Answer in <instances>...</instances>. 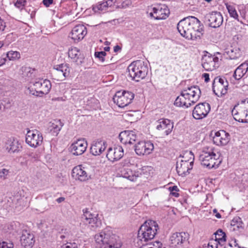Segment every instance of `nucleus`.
Wrapping results in <instances>:
<instances>
[{"label":"nucleus","instance_id":"nucleus-7","mask_svg":"<svg viewBox=\"0 0 248 248\" xmlns=\"http://www.w3.org/2000/svg\"><path fill=\"white\" fill-rule=\"evenodd\" d=\"M91 230H95L101 226V220L98 218V214H94L89 211L83 210V214L81 217V223Z\"/></svg>","mask_w":248,"mask_h":248},{"label":"nucleus","instance_id":"nucleus-2","mask_svg":"<svg viewBox=\"0 0 248 248\" xmlns=\"http://www.w3.org/2000/svg\"><path fill=\"white\" fill-rule=\"evenodd\" d=\"M94 239L100 248H121L122 246L119 237L108 229H104L96 234Z\"/></svg>","mask_w":248,"mask_h":248},{"label":"nucleus","instance_id":"nucleus-5","mask_svg":"<svg viewBox=\"0 0 248 248\" xmlns=\"http://www.w3.org/2000/svg\"><path fill=\"white\" fill-rule=\"evenodd\" d=\"M131 79L137 82L144 79L147 75L148 68L146 63L141 60L132 62L127 68Z\"/></svg>","mask_w":248,"mask_h":248},{"label":"nucleus","instance_id":"nucleus-59","mask_svg":"<svg viewBox=\"0 0 248 248\" xmlns=\"http://www.w3.org/2000/svg\"><path fill=\"white\" fill-rule=\"evenodd\" d=\"M121 49V47L118 45H116L114 47V51L115 52H118V51L120 50Z\"/></svg>","mask_w":248,"mask_h":248},{"label":"nucleus","instance_id":"nucleus-30","mask_svg":"<svg viewBox=\"0 0 248 248\" xmlns=\"http://www.w3.org/2000/svg\"><path fill=\"white\" fill-rule=\"evenodd\" d=\"M248 72V62H245L239 65L234 71L233 77L239 80L247 74Z\"/></svg>","mask_w":248,"mask_h":248},{"label":"nucleus","instance_id":"nucleus-58","mask_svg":"<svg viewBox=\"0 0 248 248\" xmlns=\"http://www.w3.org/2000/svg\"><path fill=\"white\" fill-rule=\"evenodd\" d=\"M6 62L5 58L0 57V66L5 64Z\"/></svg>","mask_w":248,"mask_h":248},{"label":"nucleus","instance_id":"nucleus-6","mask_svg":"<svg viewBox=\"0 0 248 248\" xmlns=\"http://www.w3.org/2000/svg\"><path fill=\"white\" fill-rule=\"evenodd\" d=\"M232 113L236 121L248 123V98L235 106L232 111Z\"/></svg>","mask_w":248,"mask_h":248},{"label":"nucleus","instance_id":"nucleus-39","mask_svg":"<svg viewBox=\"0 0 248 248\" xmlns=\"http://www.w3.org/2000/svg\"><path fill=\"white\" fill-rule=\"evenodd\" d=\"M225 6L230 16L238 20V15L235 7L233 5L229 4L228 3H225Z\"/></svg>","mask_w":248,"mask_h":248},{"label":"nucleus","instance_id":"nucleus-11","mask_svg":"<svg viewBox=\"0 0 248 248\" xmlns=\"http://www.w3.org/2000/svg\"><path fill=\"white\" fill-rule=\"evenodd\" d=\"M134 94L130 92L124 91L116 92L113 98V102L120 108H124L131 103Z\"/></svg>","mask_w":248,"mask_h":248},{"label":"nucleus","instance_id":"nucleus-51","mask_svg":"<svg viewBox=\"0 0 248 248\" xmlns=\"http://www.w3.org/2000/svg\"><path fill=\"white\" fill-rule=\"evenodd\" d=\"M26 0H17L15 5L18 8H22L26 5Z\"/></svg>","mask_w":248,"mask_h":248},{"label":"nucleus","instance_id":"nucleus-29","mask_svg":"<svg viewBox=\"0 0 248 248\" xmlns=\"http://www.w3.org/2000/svg\"><path fill=\"white\" fill-rule=\"evenodd\" d=\"M68 54L73 62H76L77 64H81L82 63V56L77 47H73L69 49Z\"/></svg>","mask_w":248,"mask_h":248},{"label":"nucleus","instance_id":"nucleus-48","mask_svg":"<svg viewBox=\"0 0 248 248\" xmlns=\"http://www.w3.org/2000/svg\"><path fill=\"white\" fill-rule=\"evenodd\" d=\"M78 244L76 242H67L62 246V248H78Z\"/></svg>","mask_w":248,"mask_h":248},{"label":"nucleus","instance_id":"nucleus-37","mask_svg":"<svg viewBox=\"0 0 248 248\" xmlns=\"http://www.w3.org/2000/svg\"><path fill=\"white\" fill-rule=\"evenodd\" d=\"M186 90L187 92H189L190 93L193 94L194 95L193 98H200L201 95V90L199 87L197 86H193L188 87L187 88L185 89Z\"/></svg>","mask_w":248,"mask_h":248},{"label":"nucleus","instance_id":"nucleus-18","mask_svg":"<svg viewBox=\"0 0 248 248\" xmlns=\"http://www.w3.org/2000/svg\"><path fill=\"white\" fill-rule=\"evenodd\" d=\"M134 147L136 153L140 155H149L154 149V144L150 141H140Z\"/></svg>","mask_w":248,"mask_h":248},{"label":"nucleus","instance_id":"nucleus-25","mask_svg":"<svg viewBox=\"0 0 248 248\" xmlns=\"http://www.w3.org/2000/svg\"><path fill=\"white\" fill-rule=\"evenodd\" d=\"M87 142L84 139H79L74 141L71 145V151L75 155L83 154L86 150Z\"/></svg>","mask_w":248,"mask_h":248},{"label":"nucleus","instance_id":"nucleus-8","mask_svg":"<svg viewBox=\"0 0 248 248\" xmlns=\"http://www.w3.org/2000/svg\"><path fill=\"white\" fill-rule=\"evenodd\" d=\"M34 91L31 90V87L28 88L30 93L36 95L42 96L44 94L49 93L51 88L50 81L46 79H40L33 83Z\"/></svg>","mask_w":248,"mask_h":248},{"label":"nucleus","instance_id":"nucleus-9","mask_svg":"<svg viewBox=\"0 0 248 248\" xmlns=\"http://www.w3.org/2000/svg\"><path fill=\"white\" fill-rule=\"evenodd\" d=\"M194 95L187 92L186 89H184L180 95L175 99L174 104L177 107H185L188 108L192 105H193L199 100V98H193Z\"/></svg>","mask_w":248,"mask_h":248},{"label":"nucleus","instance_id":"nucleus-61","mask_svg":"<svg viewBox=\"0 0 248 248\" xmlns=\"http://www.w3.org/2000/svg\"><path fill=\"white\" fill-rule=\"evenodd\" d=\"M2 20L1 18H0V24H1V25H0V33H1L2 31L4 30L5 26H3L1 25Z\"/></svg>","mask_w":248,"mask_h":248},{"label":"nucleus","instance_id":"nucleus-55","mask_svg":"<svg viewBox=\"0 0 248 248\" xmlns=\"http://www.w3.org/2000/svg\"><path fill=\"white\" fill-rule=\"evenodd\" d=\"M202 78H204V81L205 82H208L210 80V78H209V74L208 73H204L203 74H202Z\"/></svg>","mask_w":248,"mask_h":248},{"label":"nucleus","instance_id":"nucleus-32","mask_svg":"<svg viewBox=\"0 0 248 248\" xmlns=\"http://www.w3.org/2000/svg\"><path fill=\"white\" fill-rule=\"evenodd\" d=\"M106 148V144L102 141L95 142L90 148L91 153L94 155H100Z\"/></svg>","mask_w":248,"mask_h":248},{"label":"nucleus","instance_id":"nucleus-63","mask_svg":"<svg viewBox=\"0 0 248 248\" xmlns=\"http://www.w3.org/2000/svg\"><path fill=\"white\" fill-rule=\"evenodd\" d=\"M109 49H110V47H109V46H106V47H105L104 48V50H105V51H109Z\"/></svg>","mask_w":248,"mask_h":248},{"label":"nucleus","instance_id":"nucleus-20","mask_svg":"<svg viewBox=\"0 0 248 248\" xmlns=\"http://www.w3.org/2000/svg\"><path fill=\"white\" fill-rule=\"evenodd\" d=\"M173 128V123L170 120L161 118L156 122V128L165 135H169Z\"/></svg>","mask_w":248,"mask_h":248},{"label":"nucleus","instance_id":"nucleus-23","mask_svg":"<svg viewBox=\"0 0 248 248\" xmlns=\"http://www.w3.org/2000/svg\"><path fill=\"white\" fill-rule=\"evenodd\" d=\"M119 138L122 143L125 145H131L136 141L137 136L134 131L125 130L119 134Z\"/></svg>","mask_w":248,"mask_h":248},{"label":"nucleus","instance_id":"nucleus-19","mask_svg":"<svg viewBox=\"0 0 248 248\" xmlns=\"http://www.w3.org/2000/svg\"><path fill=\"white\" fill-rule=\"evenodd\" d=\"M86 27L83 25L79 24L75 26L72 30L69 35L74 42H78L82 40L87 34Z\"/></svg>","mask_w":248,"mask_h":248},{"label":"nucleus","instance_id":"nucleus-52","mask_svg":"<svg viewBox=\"0 0 248 248\" xmlns=\"http://www.w3.org/2000/svg\"><path fill=\"white\" fill-rule=\"evenodd\" d=\"M0 248H13L12 244H8L5 242H0Z\"/></svg>","mask_w":248,"mask_h":248},{"label":"nucleus","instance_id":"nucleus-14","mask_svg":"<svg viewBox=\"0 0 248 248\" xmlns=\"http://www.w3.org/2000/svg\"><path fill=\"white\" fill-rule=\"evenodd\" d=\"M202 66L206 71H213L219 67V59L216 55L210 54L204 55L202 58Z\"/></svg>","mask_w":248,"mask_h":248},{"label":"nucleus","instance_id":"nucleus-1","mask_svg":"<svg viewBox=\"0 0 248 248\" xmlns=\"http://www.w3.org/2000/svg\"><path fill=\"white\" fill-rule=\"evenodd\" d=\"M177 29L182 36L193 40L200 38L204 31L203 25L194 16H188L180 20L177 24Z\"/></svg>","mask_w":248,"mask_h":248},{"label":"nucleus","instance_id":"nucleus-16","mask_svg":"<svg viewBox=\"0 0 248 248\" xmlns=\"http://www.w3.org/2000/svg\"><path fill=\"white\" fill-rule=\"evenodd\" d=\"M70 70V69L67 64L57 65L54 67L52 76L54 79L62 81L69 75Z\"/></svg>","mask_w":248,"mask_h":248},{"label":"nucleus","instance_id":"nucleus-46","mask_svg":"<svg viewBox=\"0 0 248 248\" xmlns=\"http://www.w3.org/2000/svg\"><path fill=\"white\" fill-rule=\"evenodd\" d=\"M9 173V170L6 169H2L0 170V179L4 180L7 178Z\"/></svg>","mask_w":248,"mask_h":248},{"label":"nucleus","instance_id":"nucleus-12","mask_svg":"<svg viewBox=\"0 0 248 248\" xmlns=\"http://www.w3.org/2000/svg\"><path fill=\"white\" fill-rule=\"evenodd\" d=\"M228 85V82L224 78L216 77L212 84L213 92L218 97H221L227 93Z\"/></svg>","mask_w":248,"mask_h":248},{"label":"nucleus","instance_id":"nucleus-26","mask_svg":"<svg viewBox=\"0 0 248 248\" xmlns=\"http://www.w3.org/2000/svg\"><path fill=\"white\" fill-rule=\"evenodd\" d=\"M193 167V164L186 161H181L177 158L176 162V170L179 175L182 177L189 174L190 170Z\"/></svg>","mask_w":248,"mask_h":248},{"label":"nucleus","instance_id":"nucleus-13","mask_svg":"<svg viewBox=\"0 0 248 248\" xmlns=\"http://www.w3.org/2000/svg\"><path fill=\"white\" fill-rule=\"evenodd\" d=\"M43 137L37 130H28L26 135V142L31 147H37L41 145Z\"/></svg>","mask_w":248,"mask_h":248},{"label":"nucleus","instance_id":"nucleus-38","mask_svg":"<svg viewBox=\"0 0 248 248\" xmlns=\"http://www.w3.org/2000/svg\"><path fill=\"white\" fill-rule=\"evenodd\" d=\"M107 8L105 2L104 0L102 2H98L96 5H93V10L95 13H99L106 11Z\"/></svg>","mask_w":248,"mask_h":248},{"label":"nucleus","instance_id":"nucleus-22","mask_svg":"<svg viewBox=\"0 0 248 248\" xmlns=\"http://www.w3.org/2000/svg\"><path fill=\"white\" fill-rule=\"evenodd\" d=\"M231 139L229 133L223 130L215 132L213 137V141L215 144L217 146H224L227 145Z\"/></svg>","mask_w":248,"mask_h":248},{"label":"nucleus","instance_id":"nucleus-42","mask_svg":"<svg viewBox=\"0 0 248 248\" xmlns=\"http://www.w3.org/2000/svg\"><path fill=\"white\" fill-rule=\"evenodd\" d=\"M6 57L10 61H14L19 59L20 54L17 51H10L7 53Z\"/></svg>","mask_w":248,"mask_h":248},{"label":"nucleus","instance_id":"nucleus-54","mask_svg":"<svg viewBox=\"0 0 248 248\" xmlns=\"http://www.w3.org/2000/svg\"><path fill=\"white\" fill-rule=\"evenodd\" d=\"M53 0H43L42 3L46 7H48L53 3Z\"/></svg>","mask_w":248,"mask_h":248},{"label":"nucleus","instance_id":"nucleus-3","mask_svg":"<svg viewBox=\"0 0 248 248\" xmlns=\"http://www.w3.org/2000/svg\"><path fill=\"white\" fill-rule=\"evenodd\" d=\"M201 164L208 168L216 169L222 162L220 154L212 146H204L199 155Z\"/></svg>","mask_w":248,"mask_h":248},{"label":"nucleus","instance_id":"nucleus-34","mask_svg":"<svg viewBox=\"0 0 248 248\" xmlns=\"http://www.w3.org/2000/svg\"><path fill=\"white\" fill-rule=\"evenodd\" d=\"M63 124L59 120H55L51 123L50 131L54 136H57L61 130Z\"/></svg>","mask_w":248,"mask_h":248},{"label":"nucleus","instance_id":"nucleus-35","mask_svg":"<svg viewBox=\"0 0 248 248\" xmlns=\"http://www.w3.org/2000/svg\"><path fill=\"white\" fill-rule=\"evenodd\" d=\"M122 174L124 177L131 181H135L140 176L138 172H133L130 169H124L122 171Z\"/></svg>","mask_w":248,"mask_h":248},{"label":"nucleus","instance_id":"nucleus-15","mask_svg":"<svg viewBox=\"0 0 248 248\" xmlns=\"http://www.w3.org/2000/svg\"><path fill=\"white\" fill-rule=\"evenodd\" d=\"M223 16L220 12H212L206 15L205 22L212 28H216L220 26L223 22Z\"/></svg>","mask_w":248,"mask_h":248},{"label":"nucleus","instance_id":"nucleus-17","mask_svg":"<svg viewBox=\"0 0 248 248\" xmlns=\"http://www.w3.org/2000/svg\"><path fill=\"white\" fill-rule=\"evenodd\" d=\"M210 109V105L208 103H199L195 107L193 110V117L197 120L202 119L207 115Z\"/></svg>","mask_w":248,"mask_h":248},{"label":"nucleus","instance_id":"nucleus-50","mask_svg":"<svg viewBox=\"0 0 248 248\" xmlns=\"http://www.w3.org/2000/svg\"><path fill=\"white\" fill-rule=\"evenodd\" d=\"M149 248H162V243L159 241H155L153 243H147Z\"/></svg>","mask_w":248,"mask_h":248},{"label":"nucleus","instance_id":"nucleus-24","mask_svg":"<svg viewBox=\"0 0 248 248\" xmlns=\"http://www.w3.org/2000/svg\"><path fill=\"white\" fill-rule=\"evenodd\" d=\"M169 14V10L165 5H157L153 8L152 12L150 14L151 16L155 19L161 20L166 19Z\"/></svg>","mask_w":248,"mask_h":248},{"label":"nucleus","instance_id":"nucleus-49","mask_svg":"<svg viewBox=\"0 0 248 248\" xmlns=\"http://www.w3.org/2000/svg\"><path fill=\"white\" fill-rule=\"evenodd\" d=\"M94 55L95 57L98 58L100 61L103 62L105 61V56L106 53L105 51L95 52Z\"/></svg>","mask_w":248,"mask_h":248},{"label":"nucleus","instance_id":"nucleus-10","mask_svg":"<svg viewBox=\"0 0 248 248\" xmlns=\"http://www.w3.org/2000/svg\"><path fill=\"white\" fill-rule=\"evenodd\" d=\"M189 234L187 232H180L173 233L170 237L171 248H181L188 244Z\"/></svg>","mask_w":248,"mask_h":248},{"label":"nucleus","instance_id":"nucleus-21","mask_svg":"<svg viewBox=\"0 0 248 248\" xmlns=\"http://www.w3.org/2000/svg\"><path fill=\"white\" fill-rule=\"evenodd\" d=\"M86 168L82 165L75 166L72 171V176L76 180L85 182L90 178V176L86 171Z\"/></svg>","mask_w":248,"mask_h":248},{"label":"nucleus","instance_id":"nucleus-31","mask_svg":"<svg viewBox=\"0 0 248 248\" xmlns=\"http://www.w3.org/2000/svg\"><path fill=\"white\" fill-rule=\"evenodd\" d=\"M6 149L10 153L18 152L20 147L18 141L14 138H9L6 142Z\"/></svg>","mask_w":248,"mask_h":248},{"label":"nucleus","instance_id":"nucleus-33","mask_svg":"<svg viewBox=\"0 0 248 248\" xmlns=\"http://www.w3.org/2000/svg\"><path fill=\"white\" fill-rule=\"evenodd\" d=\"M225 53L230 59H237L240 57L242 54L240 49L237 46H231L225 49Z\"/></svg>","mask_w":248,"mask_h":248},{"label":"nucleus","instance_id":"nucleus-47","mask_svg":"<svg viewBox=\"0 0 248 248\" xmlns=\"http://www.w3.org/2000/svg\"><path fill=\"white\" fill-rule=\"evenodd\" d=\"M169 190L170 192V194L175 197H178L179 196V194L177 192V191L179 190L178 188L176 186H172L169 187Z\"/></svg>","mask_w":248,"mask_h":248},{"label":"nucleus","instance_id":"nucleus-41","mask_svg":"<svg viewBox=\"0 0 248 248\" xmlns=\"http://www.w3.org/2000/svg\"><path fill=\"white\" fill-rule=\"evenodd\" d=\"M215 234V240H217L221 243H223L226 241V234L224 232H223L221 230H218Z\"/></svg>","mask_w":248,"mask_h":248},{"label":"nucleus","instance_id":"nucleus-28","mask_svg":"<svg viewBox=\"0 0 248 248\" xmlns=\"http://www.w3.org/2000/svg\"><path fill=\"white\" fill-rule=\"evenodd\" d=\"M21 244L25 248H31L35 242L33 234L30 231L23 230L20 238Z\"/></svg>","mask_w":248,"mask_h":248},{"label":"nucleus","instance_id":"nucleus-4","mask_svg":"<svg viewBox=\"0 0 248 248\" xmlns=\"http://www.w3.org/2000/svg\"><path fill=\"white\" fill-rule=\"evenodd\" d=\"M159 229L157 223L153 220H146L140 228L137 236V243L145 242L152 240Z\"/></svg>","mask_w":248,"mask_h":248},{"label":"nucleus","instance_id":"nucleus-64","mask_svg":"<svg viewBox=\"0 0 248 248\" xmlns=\"http://www.w3.org/2000/svg\"><path fill=\"white\" fill-rule=\"evenodd\" d=\"M56 100H58V101H61V100H62V97H58L56 99Z\"/></svg>","mask_w":248,"mask_h":248},{"label":"nucleus","instance_id":"nucleus-62","mask_svg":"<svg viewBox=\"0 0 248 248\" xmlns=\"http://www.w3.org/2000/svg\"><path fill=\"white\" fill-rule=\"evenodd\" d=\"M129 163V160L128 159H125L124 161L123 162V163L124 164V166L127 165Z\"/></svg>","mask_w":248,"mask_h":248},{"label":"nucleus","instance_id":"nucleus-36","mask_svg":"<svg viewBox=\"0 0 248 248\" xmlns=\"http://www.w3.org/2000/svg\"><path fill=\"white\" fill-rule=\"evenodd\" d=\"M178 158H179L181 161H186V162L194 164V155L191 151H186L185 152Z\"/></svg>","mask_w":248,"mask_h":248},{"label":"nucleus","instance_id":"nucleus-40","mask_svg":"<svg viewBox=\"0 0 248 248\" xmlns=\"http://www.w3.org/2000/svg\"><path fill=\"white\" fill-rule=\"evenodd\" d=\"M21 70L23 77L29 78L34 76V69L30 67H22Z\"/></svg>","mask_w":248,"mask_h":248},{"label":"nucleus","instance_id":"nucleus-60","mask_svg":"<svg viewBox=\"0 0 248 248\" xmlns=\"http://www.w3.org/2000/svg\"><path fill=\"white\" fill-rule=\"evenodd\" d=\"M65 200V198L64 197H60L56 199V201L58 203H61L62 202H63Z\"/></svg>","mask_w":248,"mask_h":248},{"label":"nucleus","instance_id":"nucleus-27","mask_svg":"<svg viewBox=\"0 0 248 248\" xmlns=\"http://www.w3.org/2000/svg\"><path fill=\"white\" fill-rule=\"evenodd\" d=\"M123 155V148L121 146H117L114 148H109L106 156L109 161L114 162L120 159Z\"/></svg>","mask_w":248,"mask_h":248},{"label":"nucleus","instance_id":"nucleus-43","mask_svg":"<svg viewBox=\"0 0 248 248\" xmlns=\"http://www.w3.org/2000/svg\"><path fill=\"white\" fill-rule=\"evenodd\" d=\"M69 233L66 229H62L57 234V237L58 240H63L65 238L69 237Z\"/></svg>","mask_w":248,"mask_h":248},{"label":"nucleus","instance_id":"nucleus-56","mask_svg":"<svg viewBox=\"0 0 248 248\" xmlns=\"http://www.w3.org/2000/svg\"><path fill=\"white\" fill-rule=\"evenodd\" d=\"M137 243L139 246L141 245L139 248H149V246H147V243L142 242V243H140V242H139V243Z\"/></svg>","mask_w":248,"mask_h":248},{"label":"nucleus","instance_id":"nucleus-44","mask_svg":"<svg viewBox=\"0 0 248 248\" xmlns=\"http://www.w3.org/2000/svg\"><path fill=\"white\" fill-rule=\"evenodd\" d=\"M240 220V218H234L233 219L231 223V229L233 231H236L235 226H237V228H240L242 227L241 221H238V220Z\"/></svg>","mask_w":248,"mask_h":248},{"label":"nucleus","instance_id":"nucleus-57","mask_svg":"<svg viewBox=\"0 0 248 248\" xmlns=\"http://www.w3.org/2000/svg\"><path fill=\"white\" fill-rule=\"evenodd\" d=\"M213 213L215 214V216L217 218H220L221 217V215L217 212V210L216 209H214L213 210Z\"/></svg>","mask_w":248,"mask_h":248},{"label":"nucleus","instance_id":"nucleus-53","mask_svg":"<svg viewBox=\"0 0 248 248\" xmlns=\"http://www.w3.org/2000/svg\"><path fill=\"white\" fill-rule=\"evenodd\" d=\"M107 8L113 6L116 2V0H104Z\"/></svg>","mask_w":248,"mask_h":248},{"label":"nucleus","instance_id":"nucleus-45","mask_svg":"<svg viewBox=\"0 0 248 248\" xmlns=\"http://www.w3.org/2000/svg\"><path fill=\"white\" fill-rule=\"evenodd\" d=\"M218 244L222 245V244L216 240L215 239H212L210 240L208 244V248H218Z\"/></svg>","mask_w":248,"mask_h":248}]
</instances>
